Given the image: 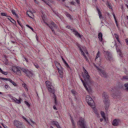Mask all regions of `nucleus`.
I'll return each instance as SVG.
<instances>
[{"label":"nucleus","instance_id":"nucleus-35","mask_svg":"<svg viewBox=\"0 0 128 128\" xmlns=\"http://www.w3.org/2000/svg\"><path fill=\"white\" fill-rule=\"evenodd\" d=\"M0 72L2 74H4L5 75H6L8 74L7 72H4L2 70H1Z\"/></svg>","mask_w":128,"mask_h":128},{"label":"nucleus","instance_id":"nucleus-14","mask_svg":"<svg viewBox=\"0 0 128 128\" xmlns=\"http://www.w3.org/2000/svg\"><path fill=\"white\" fill-rule=\"evenodd\" d=\"M11 98L12 99L14 102L18 104L20 103V99L18 100L16 99L15 98L13 97V96H12Z\"/></svg>","mask_w":128,"mask_h":128},{"label":"nucleus","instance_id":"nucleus-15","mask_svg":"<svg viewBox=\"0 0 128 128\" xmlns=\"http://www.w3.org/2000/svg\"><path fill=\"white\" fill-rule=\"evenodd\" d=\"M46 84L47 88H50V87H52V86L51 82L48 80H47L46 82Z\"/></svg>","mask_w":128,"mask_h":128},{"label":"nucleus","instance_id":"nucleus-33","mask_svg":"<svg viewBox=\"0 0 128 128\" xmlns=\"http://www.w3.org/2000/svg\"><path fill=\"white\" fill-rule=\"evenodd\" d=\"M4 63L6 65H7L8 63V60L6 59H5L4 60Z\"/></svg>","mask_w":128,"mask_h":128},{"label":"nucleus","instance_id":"nucleus-50","mask_svg":"<svg viewBox=\"0 0 128 128\" xmlns=\"http://www.w3.org/2000/svg\"><path fill=\"white\" fill-rule=\"evenodd\" d=\"M124 86L125 88L128 87V83H127L125 84H124Z\"/></svg>","mask_w":128,"mask_h":128},{"label":"nucleus","instance_id":"nucleus-11","mask_svg":"<svg viewBox=\"0 0 128 128\" xmlns=\"http://www.w3.org/2000/svg\"><path fill=\"white\" fill-rule=\"evenodd\" d=\"M104 108L105 110L107 111L109 106L110 102L108 100H106L104 101Z\"/></svg>","mask_w":128,"mask_h":128},{"label":"nucleus","instance_id":"nucleus-59","mask_svg":"<svg viewBox=\"0 0 128 128\" xmlns=\"http://www.w3.org/2000/svg\"><path fill=\"white\" fill-rule=\"evenodd\" d=\"M62 60H63L64 62V64L66 63V62L65 60H64V58H62Z\"/></svg>","mask_w":128,"mask_h":128},{"label":"nucleus","instance_id":"nucleus-7","mask_svg":"<svg viewBox=\"0 0 128 128\" xmlns=\"http://www.w3.org/2000/svg\"><path fill=\"white\" fill-rule=\"evenodd\" d=\"M58 72L60 74V76L61 78H63V68L62 66H60L59 68L57 69Z\"/></svg>","mask_w":128,"mask_h":128},{"label":"nucleus","instance_id":"nucleus-34","mask_svg":"<svg viewBox=\"0 0 128 128\" xmlns=\"http://www.w3.org/2000/svg\"><path fill=\"white\" fill-rule=\"evenodd\" d=\"M34 65L35 66L36 68H39V66L38 64L36 63H33Z\"/></svg>","mask_w":128,"mask_h":128},{"label":"nucleus","instance_id":"nucleus-1","mask_svg":"<svg viewBox=\"0 0 128 128\" xmlns=\"http://www.w3.org/2000/svg\"><path fill=\"white\" fill-rule=\"evenodd\" d=\"M86 101L88 104L91 106H92L94 104V101L92 98L89 95L86 97Z\"/></svg>","mask_w":128,"mask_h":128},{"label":"nucleus","instance_id":"nucleus-52","mask_svg":"<svg viewBox=\"0 0 128 128\" xmlns=\"http://www.w3.org/2000/svg\"><path fill=\"white\" fill-rule=\"evenodd\" d=\"M54 102H55V103L56 104V105H57L58 104V102L57 101V99H54Z\"/></svg>","mask_w":128,"mask_h":128},{"label":"nucleus","instance_id":"nucleus-10","mask_svg":"<svg viewBox=\"0 0 128 128\" xmlns=\"http://www.w3.org/2000/svg\"><path fill=\"white\" fill-rule=\"evenodd\" d=\"M71 30L74 32V34L77 37H78L79 38L82 39L81 36L76 31L75 29H70Z\"/></svg>","mask_w":128,"mask_h":128},{"label":"nucleus","instance_id":"nucleus-42","mask_svg":"<svg viewBox=\"0 0 128 128\" xmlns=\"http://www.w3.org/2000/svg\"><path fill=\"white\" fill-rule=\"evenodd\" d=\"M10 82L12 83L14 86H16V84L14 81H12H12H10Z\"/></svg>","mask_w":128,"mask_h":128},{"label":"nucleus","instance_id":"nucleus-18","mask_svg":"<svg viewBox=\"0 0 128 128\" xmlns=\"http://www.w3.org/2000/svg\"><path fill=\"white\" fill-rule=\"evenodd\" d=\"M96 8L98 12L100 18H103V17L102 15L101 12L100 10V9L98 8V6H96Z\"/></svg>","mask_w":128,"mask_h":128},{"label":"nucleus","instance_id":"nucleus-3","mask_svg":"<svg viewBox=\"0 0 128 128\" xmlns=\"http://www.w3.org/2000/svg\"><path fill=\"white\" fill-rule=\"evenodd\" d=\"M77 124L80 126L81 128H87V126L86 122H84V119L83 118L80 119Z\"/></svg>","mask_w":128,"mask_h":128},{"label":"nucleus","instance_id":"nucleus-9","mask_svg":"<svg viewBox=\"0 0 128 128\" xmlns=\"http://www.w3.org/2000/svg\"><path fill=\"white\" fill-rule=\"evenodd\" d=\"M102 98L104 99V101L106 100H108L109 99L108 98V96L107 94L105 92H104L102 93Z\"/></svg>","mask_w":128,"mask_h":128},{"label":"nucleus","instance_id":"nucleus-62","mask_svg":"<svg viewBox=\"0 0 128 128\" xmlns=\"http://www.w3.org/2000/svg\"><path fill=\"white\" fill-rule=\"evenodd\" d=\"M114 46H116V48L117 47L119 46L117 45V43L116 42H115Z\"/></svg>","mask_w":128,"mask_h":128},{"label":"nucleus","instance_id":"nucleus-19","mask_svg":"<svg viewBox=\"0 0 128 128\" xmlns=\"http://www.w3.org/2000/svg\"><path fill=\"white\" fill-rule=\"evenodd\" d=\"M98 37L100 41L101 42L102 40V32H100L98 33Z\"/></svg>","mask_w":128,"mask_h":128},{"label":"nucleus","instance_id":"nucleus-63","mask_svg":"<svg viewBox=\"0 0 128 128\" xmlns=\"http://www.w3.org/2000/svg\"><path fill=\"white\" fill-rule=\"evenodd\" d=\"M77 2V3L78 4H80V0H75Z\"/></svg>","mask_w":128,"mask_h":128},{"label":"nucleus","instance_id":"nucleus-16","mask_svg":"<svg viewBox=\"0 0 128 128\" xmlns=\"http://www.w3.org/2000/svg\"><path fill=\"white\" fill-rule=\"evenodd\" d=\"M99 73L102 76L105 78L106 77V74L104 70H101L99 72Z\"/></svg>","mask_w":128,"mask_h":128},{"label":"nucleus","instance_id":"nucleus-57","mask_svg":"<svg viewBox=\"0 0 128 128\" xmlns=\"http://www.w3.org/2000/svg\"><path fill=\"white\" fill-rule=\"evenodd\" d=\"M7 17H8V18L10 20H11L12 18L10 16H7Z\"/></svg>","mask_w":128,"mask_h":128},{"label":"nucleus","instance_id":"nucleus-20","mask_svg":"<svg viewBox=\"0 0 128 128\" xmlns=\"http://www.w3.org/2000/svg\"><path fill=\"white\" fill-rule=\"evenodd\" d=\"M100 114L102 117L104 118L105 121H106V118L105 116L104 113L102 111L100 112Z\"/></svg>","mask_w":128,"mask_h":128},{"label":"nucleus","instance_id":"nucleus-49","mask_svg":"<svg viewBox=\"0 0 128 128\" xmlns=\"http://www.w3.org/2000/svg\"><path fill=\"white\" fill-rule=\"evenodd\" d=\"M53 11L54 12L55 14L58 16H59V15L58 14V12H54V11L53 10Z\"/></svg>","mask_w":128,"mask_h":128},{"label":"nucleus","instance_id":"nucleus-23","mask_svg":"<svg viewBox=\"0 0 128 128\" xmlns=\"http://www.w3.org/2000/svg\"><path fill=\"white\" fill-rule=\"evenodd\" d=\"M51 122L53 125H55L56 126L59 124L58 122L55 121H52Z\"/></svg>","mask_w":128,"mask_h":128},{"label":"nucleus","instance_id":"nucleus-36","mask_svg":"<svg viewBox=\"0 0 128 128\" xmlns=\"http://www.w3.org/2000/svg\"><path fill=\"white\" fill-rule=\"evenodd\" d=\"M1 15L2 16H5L6 17L7 16V14L6 13H1Z\"/></svg>","mask_w":128,"mask_h":128},{"label":"nucleus","instance_id":"nucleus-40","mask_svg":"<svg viewBox=\"0 0 128 128\" xmlns=\"http://www.w3.org/2000/svg\"><path fill=\"white\" fill-rule=\"evenodd\" d=\"M17 22L18 24L21 27H22L23 26L22 25L21 23L18 20H17Z\"/></svg>","mask_w":128,"mask_h":128},{"label":"nucleus","instance_id":"nucleus-30","mask_svg":"<svg viewBox=\"0 0 128 128\" xmlns=\"http://www.w3.org/2000/svg\"><path fill=\"white\" fill-rule=\"evenodd\" d=\"M11 12H12V14L13 15H15L16 16H17V17L18 16V15L17 14H16V12L14 10H11Z\"/></svg>","mask_w":128,"mask_h":128},{"label":"nucleus","instance_id":"nucleus-22","mask_svg":"<svg viewBox=\"0 0 128 128\" xmlns=\"http://www.w3.org/2000/svg\"><path fill=\"white\" fill-rule=\"evenodd\" d=\"M48 26L50 27V28L51 29L53 33L55 34V32L54 30V28L53 26L52 25H51L50 24H49Z\"/></svg>","mask_w":128,"mask_h":128},{"label":"nucleus","instance_id":"nucleus-28","mask_svg":"<svg viewBox=\"0 0 128 128\" xmlns=\"http://www.w3.org/2000/svg\"><path fill=\"white\" fill-rule=\"evenodd\" d=\"M106 5L107 6L108 8H110L112 9V8L111 7V4L110 3L108 2L107 3Z\"/></svg>","mask_w":128,"mask_h":128},{"label":"nucleus","instance_id":"nucleus-44","mask_svg":"<svg viewBox=\"0 0 128 128\" xmlns=\"http://www.w3.org/2000/svg\"><path fill=\"white\" fill-rule=\"evenodd\" d=\"M122 78L123 79H125L126 80L128 79V76H124Z\"/></svg>","mask_w":128,"mask_h":128},{"label":"nucleus","instance_id":"nucleus-41","mask_svg":"<svg viewBox=\"0 0 128 128\" xmlns=\"http://www.w3.org/2000/svg\"><path fill=\"white\" fill-rule=\"evenodd\" d=\"M78 47L79 48L80 50V52L82 53V52H83L80 46L79 45V44H78Z\"/></svg>","mask_w":128,"mask_h":128},{"label":"nucleus","instance_id":"nucleus-4","mask_svg":"<svg viewBox=\"0 0 128 128\" xmlns=\"http://www.w3.org/2000/svg\"><path fill=\"white\" fill-rule=\"evenodd\" d=\"M20 68L19 67H12V70L13 71L19 75H21V72L20 71Z\"/></svg>","mask_w":128,"mask_h":128},{"label":"nucleus","instance_id":"nucleus-45","mask_svg":"<svg viewBox=\"0 0 128 128\" xmlns=\"http://www.w3.org/2000/svg\"><path fill=\"white\" fill-rule=\"evenodd\" d=\"M66 16L67 17H69L70 18V19H71V15L70 14H68V13L66 14Z\"/></svg>","mask_w":128,"mask_h":128},{"label":"nucleus","instance_id":"nucleus-27","mask_svg":"<svg viewBox=\"0 0 128 128\" xmlns=\"http://www.w3.org/2000/svg\"><path fill=\"white\" fill-rule=\"evenodd\" d=\"M51 25H52L54 27V28H57V26L56 24L53 22H52L50 24Z\"/></svg>","mask_w":128,"mask_h":128},{"label":"nucleus","instance_id":"nucleus-37","mask_svg":"<svg viewBox=\"0 0 128 128\" xmlns=\"http://www.w3.org/2000/svg\"><path fill=\"white\" fill-rule=\"evenodd\" d=\"M25 104L27 106L29 107L30 106L29 104L26 101H25L24 102Z\"/></svg>","mask_w":128,"mask_h":128},{"label":"nucleus","instance_id":"nucleus-32","mask_svg":"<svg viewBox=\"0 0 128 128\" xmlns=\"http://www.w3.org/2000/svg\"><path fill=\"white\" fill-rule=\"evenodd\" d=\"M86 90L89 92V93H90L92 92V90L90 88L88 87V89Z\"/></svg>","mask_w":128,"mask_h":128},{"label":"nucleus","instance_id":"nucleus-13","mask_svg":"<svg viewBox=\"0 0 128 128\" xmlns=\"http://www.w3.org/2000/svg\"><path fill=\"white\" fill-rule=\"evenodd\" d=\"M26 76L29 78L32 77L33 76V73L31 72L28 70L26 73Z\"/></svg>","mask_w":128,"mask_h":128},{"label":"nucleus","instance_id":"nucleus-29","mask_svg":"<svg viewBox=\"0 0 128 128\" xmlns=\"http://www.w3.org/2000/svg\"><path fill=\"white\" fill-rule=\"evenodd\" d=\"M20 70L23 71L25 73H26L27 71H28V70H26L25 68H20Z\"/></svg>","mask_w":128,"mask_h":128},{"label":"nucleus","instance_id":"nucleus-31","mask_svg":"<svg viewBox=\"0 0 128 128\" xmlns=\"http://www.w3.org/2000/svg\"><path fill=\"white\" fill-rule=\"evenodd\" d=\"M55 66H56V67L57 68V69H58V68H60V66H60V64L59 63H58V64H56Z\"/></svg>","mask_w":128,"mask_h":128},{"label":"nucleus","instance_id":"nucleus-38","mask_svg":"<svg viewBox=\"0 0 128 128\" xmlns=\"http://www.w3.org/2000/svg\"><path fill=\"white\" fill-rule=\"evenodd\" d=\"M81 54H82L83 55V56L84 57V58L86 59H87H87V57L85 55L84 52H82L81 53Z\"/></svg>","mask_w":128,"mask_h":128},{"label":"nucleus","instance_id":"nucleus-43","mask_svg":"<svg viewBox=\"0 0 128 128\" xmlns=\"http://www.w3.org/2000/svg\"><path fill=\"white\" fill-rule=\"evenodd\" d=\"M10 21L11 22H12L14 24L16 23L15 21L12 18V19L10 20Z\"/></svg>","mask_w":128,"mask_h":128},{"label":"nucleus","instance_id":"nucleus-55","mask_svg":"<svg viewBox=\"0 0 128 128\" xmlns=\"http://www.w3.org/2000/svg\"><path fill=\"white\" fill-rule=\"evenodd\" d=\"M4 87H5V88L6 89H7V90H8V86L7 85H5Z\"/></svg>","mask_w":128,"mask_h":128},{"label":"nucleus","instance_id":"nucleus-56","mask_svg":"<svg viewBox=\"0 0 128 128\" xmlns=\"http://www.w3.org/2000/svg\"><path fill=\"white\" fill-rule=\"evenodd\" d=\"M125 40H126V44L128 45V38L127 39H126Z\"/></svg>","mask_w":128,"mask_h":128},{"label":"nucleus","instance_id":"nucleus-5","mask_svg":"<svg viewBox=\"0 0 128 128\" xmlns=\"http://www.w3.org/2000/svg\"><path fill=\"white\" fill-rule=\"evenodd\" d=\"M104 52L106 54L105 57L106 60L110 61L112 59V57L110 52L108 51H104Z\"/></svg>","mask_w":128,"mask_h":128},{"label":"nucleus","instance_id":"nucleus-54","mask_svg":"<svg viewBox=\"0 0 128 128\" xmlns=\"http://www.w3.org/2000/svg\"><path fill=\"white\" fill-rule=\"evenodd\" d=\"M83 84V85H84V87L86 89H88V88L86 86V84H85L84 83V84Z\"/></svg>","mask_w":128,"mask_h":128},{"label":"nucleus","instance_id":"nucleus-21","mask_svg":"<svg viewBox=\"0 0 128 128\" xmlns=\"http://www.w3.org/2000/svg\"><path fill=\"white\" fill-rule=\"evenodd\" d=\"M100 56V53L99 51H98L97 53L96 54V56L95 58V60L96 61V60Z\"/></svg>","mask_w":128,"mask_h":128},{"label":"nucleus","instance_id":"nucleus-58","mask_svg":"<svg viewBox=\"0 0 128 128\" xmlns=\"http://www.w3.org/2000/svg\"><path fill=\"white\" fill-rule=\"evenodd\" d=\"M72 126L73 128H75V124L74 123L72 124Z\"/></svg>","mask_w":128,"mask_h":128},{"label":"nucleus","instance_id":"nucleus-48","mask_svg":"<svg viewBox=\"0 0 128 128\" xmlns=\"http://www.w3.org/2000/svg\"><path fill=\"white\" fill-rule=\"evenodd\" d=\"M70 119H71V122L72 124L74 123V120H72V117L71 116L70 117Z\"/></svg>","mask_w":128,"mask_h":128},{"label":"nucleus","instance_id":"nucleus-6","mask_svg":"<svg viewBox=\"0 0 128 128\" xmlns=\"http://www.w3.org/2000/svg\"><path fill=\"white\" fill-rule=\"evenodd\" d=\"M14 124L17 128H22V123L16 120L14 121Z\"/></svg>","mask_w":128,"mask_h":128},{"label":"nucleus","instance_id":"nucleus-12","mask_svg":"<svg viewBox=\"0 0 128 128\" xmlns=\"http://www.w3.org/2000/svg\"><path fill=\"white\" fill-rule=\"evenodd\" d=\"M47 89L48 90V91L50 93H52V94L55 92V88L53 87V86H52V87H50V88H48Z\"/></svg>","mask_w":128,"mask_h":128},{"label":"nucleus","instance_id":"nucleus-8","mask_svg":"<svg viewBox=\"0 0 128 128\" xmlns=\"http://www.w3.org/2000/svg\"><path fill=\"white\" fill-rule=\"evenodd\" d=\"M120 121V120L119 119H115L113 120L112 124L114 126H118Z\"/></svg>","mask_w":128,"mask_h":128},{"label":"nucleus","instance_id":"nucleus-53","mask_svg":"<svg viewBox=\"0 0 128 128\" xmlns=\"http://www.w3.org/2000/svg\"><path fill=\"white\" fill-rule=\"evenodd\" d=\"M83 84V85H84V87L86 89H88V88L86 86V84H85L84 83V84Z\"/></svg>","mask_w":128,"mask_h":128},{"label":"nucleus","instance_id":"nucleus-51","mask_svg":"<svg viewBox=\"0 0 128 128\" xmlns=\"http://www.w3.org/2000/svg\"><path fill=\"white\" fill-rule=\"evenodd\" d=\"M82 68L84 72H85V73H86V72L87 71L86 70L84 67H83Z\"/></svg>","mask_w":128,"mask_h":128},{"label":"nucleus","instance_id":"nucleus-46","mask_svg":"<svg viewBox=\"0 0 128 128\" xmlns=\"http://www.w3.org/2000/svg\"><path fill=\"white\" fill-rule=\"evenodd\" d=\"M26 26L27 27H28L29 28L31 29L33 31H34L33 28H32V27H31V26H30L28 25L27 24L26 25Z\"/></svg>","mask_w":128,"mask_h":128},{"label":"nucleus","instance_id":"nucleus-47","mask_svg":"<svg viewBox=\"0 0 128 128\" xmlns=\"http://www.w3.org/2000/svg\"><path fill=\"white\" fill-rule=\"evenodd\" d=\"M52 94H53V98H54V99H55L56 98V95L55 94H54V93H52Z\"/></svg>","mask_w":128,"mask_h":128},{"label":"nucleus","instance_id":"nucleus-25","mask_svg":"<svg viewBox=\"0 0 128 128\" xmlns=\"http://www.w3.org/2000/svg\"><path fill=\"white\" fill-rule=\"evenodd\" d=\"M92 108H93L94 110V112L96 114H97V116H98L99 115V114L96 111V110L95 108H94L95 106L94 105H93V106H91Z\"/></svg>","mask_w":128,"mask_h":128},{"label":"nucleus","instance_id":"nucleus-39","mask_svg":"<svg viewBox=\"0 0 128 128\" xmlns=\"http://www.w3.org/2000/svg\"><path fill=\"white\" fill-rule=\"evenodd\" d=\"M94 66L96 67L97 69L99 71V72H100L101 70L98 67L96 66L95 64H94Z\"/></svg>","mask_w":128,"mask_h":128},{"label":"nucleus","instance_id":"nucleus-2","mask_svg":"<svg viewBox=\"0 0 128 128\" xmlns=\"http://www.w3.org/2000/svg\"><path fill=\"white\" fill-rule=\"evenodd\" d=\"M83 77L84 78V80L86 82L88 83H91L90 79V76L88 74L87 71L86 73L85 72H84V74L83 75Z\"/></svg>","mask_w":128,"mask_h":128},{"label":"nucleus","instance_id":"nucleus-24","mask_svg":"<svg viewBox=\"0 0 128 128\" xmlns=\"http://www.w3.org/2000/svg\"><path fill=\"white\" fill-rule=\"evenodd\" d=\"M114 35L115 36V37L116 39V40H117V41L119 42L120 43V42L119 39V36L118 35L116 34H114Z\"/></svg>","mask_w":128,"mask_h":128},{"label":"nucleus","instance_id":"nucleus-64","mask_svg":"<svg viewBox=\"0 0 128 128\" xmlns=\"http://www.w3.org/2000/svg\"><path fill=\"white\" fill-rule=\"evenodd\" d=\"M56 127L57 128H61L60 127L59 124H58V125L57 126H56Z\"/></svg>","mask_w":128,"mask_h":128},{"label":"nucleus","instance_id":"nucleus-61","mask_svg":"<svg viewBox=\"0 0 128 128\" xmlns=\"http://www.w3.org/2000/svg\"><path fill=\"white\" fill-rule=\"evenodd\" d=\"M53 108L54 109L57 110V109L56 108V106H55V105H54V106H53Z\"/></svg>","mask_w":128,"mask_h":128},{"label":"nucleus","instance_id":"nucleus-60","mask_svg":"<svg viewBox=\"0 0 128 128\" xmlns=\"http://www.w3.org/2000/svg\"><path fill=\"white\" fill-rule=\"evenodd\" d=\"M65 64L66 65V66L68 68H69V66L68 64L66 62V63H65Z\"/></svg>","mask_w":128,"mask_h":128},{"label":"nucleus","instance_id":"nucleus-17","mask_svg":"<svg viewBox=\"0 0 128 128\" xmlns=\"http://www.w3.org/2000/svg\"><path fill=\"white\" fill-rule=\"evenodd\" d=\"M120 46H118L116 48V50L117 52L119 54L120 56L121 57L122 56V54L120 48H119Z\"/></svg>","mask_w":128,"mask_h":128},{"label":"nucleus","instance_id":"nucleus-26","mask_svg":"<svg viewBox=\"0 0 128 128\" xmlns=\"http://www.w3.org/2000/svg\"><path fill=\"white\" fill-rule=\"evenodd\" d=\"M0 79L1 80H8L10 82V81H12V80H11V79H10V78H0Z\"/></svg>","mask_w":128,"mask_h":128}]
</instances>
